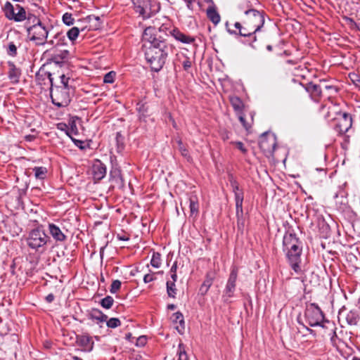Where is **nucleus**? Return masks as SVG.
I'll list each match as a JSON object with an SVG mask.
<instances>
[{"instance_id":"1","label":"nucleus","mask_w":360,"mask_h":360,"mask_svg":"<svg viewBox=\"0 0 360 360\" xmlns=\"http://www.w3.org/2000/svg\"><path fill=\"white\" fill-rule=\"evenodd\" d=\"M143 49L147 63L153 71L159 72L173 53L174 46L162 37L158 35L152 27H147L143 34Z\"/></svg>"},{"instance_id":"2","label":"nucleus","mask_w":360,"mask_h":360,"mask_svg":"<svg viewBox=\"0 0 360 360\" xmlns=\"http://www.w3.org/2000/svg\"><path fill=\"white\" fill-rule=\"evenodd\" d=\"M241 11L244 12V19L243 24L247 25V28H250L252 31L257 32L261 30L264 24V13L254 8H245L240 6Z\"/></svg>"},{"instance_id":"3","label":"nucleus","mask_w":360,"mask_h":360,"mask_svg":"<svg viewBox=\"0 0 360 360\" xmlns=\"http://www.w3.org/2000/svg\"><path fill=\"white\" fill-rule=\"evenodd\" d=\"M136 13L143 19H148L158 13L160 10L158 0H131Z\"/></svg>"},{"instance_id":"4","label":"nucleus","mask_w":360,"mask_h":360,"mask_svg":"<svg viewBox=\"0 0 360 360\" xmlns=\"http://www.w3.org/2000/svg\"><path fill=\"white\" fill-rule=\"evenodd\" d=\"M304 316L307 323L311 327L321 326L322 328H324V322L330 323L328 321L325 320V316L322 310L315 303H311L307 307L304 312Z\"/></svg>"},{"instance_id":"5","label":"nucleus","mask_w":360,"mask_h":360,"mask_svg":"<svg viewBox=\"0 0 360 360\" xmlns=\"http://www.w3.org/2000/svg\"><path fill=\"white\" fill-rule=\"evenodd\" d=\"M276 137L274 134L266 131L259 138V148L266 155H272L276 149Z\"/></svg>"},{"instance_id":"6","label":"nucleus","mask_w":360,"mask_h":360,"mask_svg":"<svg viewBox=\"0 0 360 360\" xmlns=\"http://www.w3.org/2000/svg\"><path fill=\"white\" fill-rule=\"evenodd\" d=\"M28 245L31 248L43 252L45 245V232L39 229L32 230L30 233Z\"/></svg>"},{"instance_id":"7","label":"nucleus","mask_w":360,"mask_h":360,"mask_svg":"<svg viewBox=\"0 0 360 360\" xmlns=\"http://www.w3.org/2000/svg\"><path fill=\"white\" fill-rule=\"evenodd\" d=\"M283 252L285 253V256L288 264H290L292 269L297 274H301L302 270L300 266L301 264V255L302 251H292L290 249L283 248Z\"/></svg>"},{"instance_id":"8","label":"nucleus","mask_w":360,"mask_h":360,"mask_svg":"<svg viewBox=\"0 0 360 360\" xmlns=\"http://www.w3.org/2000/svg\"><path fill=\"white\" fill-rule=\"evenodd\" d=\"M238 269L236 266H232L231 272L224 291L223 298L224 301L233 297L236 287V281L238 278Z\"/></svg>"},{"instance_id":"9","label":"nucleus","mask_w":360,"mask_h":360,"mask_svg":"<svg viewBox=\"0 0 360 360\" xmlns=\"http://www.w3.org/2000/svg\"><path fill=\"white\" fill-rule=\"evenodd\" d=\"M332 120H337L335 129L339 134H345L352 127V119L350 114L347 112H342L340 114V117H332Z\"/></svg>"},{"instance_id":"10","label":"nucleus","mask_w":360,"mask_h":360,"mask_svg":"<svg viewBox=\"0 0 360 360\" xmlns=\"http://www.w3.org/2000/svg\"><path fill=\"white\" fill-rule=\"evenodd\" d=\"M283 248L292 251H302V242L293 232L287 231L283 238Z\"/></svg>"},{"instance_id":"11","label":"nucleus","mask_w":360,"mask_h":360,"mask_svg":"<svg viewBox=\"0 0 360 360\" xmlns=\"http://www.w3.org/2000/svg\"><path fill=\"white\" fill-rule=\"evenodd\" d=\"M228 25H229V22H226V27L227 28V31L230 34H239L240 36H242V37H248L249 38H252V39L250 44L252 46H253L252 42L255 41L257 39L256 36L255 35L257 32H255V31H252L250 28H247L246 25H244V24L242 25L241 23L238 22H236L234 24V26H235L236 29L238 30V32H237V31H236V30H231L229 29Z\"/></svg>"},{"instance_id":"12","label":"nucleus","mask_w":360,"mask_h":360,"mask_svg":"<svg viewBox=\"0 0 360 360\" xmlns=\"http://www.w3.org/2000/svg\"><path fill=\"white\" fill-rule=\"evenodd\" d=\"M64 40L65 37L62 33L58 30H54L53 27L51 30H46V44L58 48L65 45Z\"/></svg>"},{"instance_id":"13","label":"nucleus","mask_w":360,"mask_h":360,"mask_svg":"<svg viewBox=\"0 0 360 360\" xmlns=\"http://www.w3.org/2000/svg\"><path fill=\"white\" fill-rule=\"evenodd\" d=\"M76 342L82 347V351L90 352L93 350L94 342L92 338L87 334L79 335L76 337Z\"/></svg>"},{"instance_id":"14","label":"nucleus","mask_w":360,"mask_h":360,"mask_svg":"<svg viewBox=\"0 0 360 360\" xmlns=\"http://www.w3.org/2000/svg\"><path fill=\"white\" fill-rule=\"evenodd\" d=\"M68 56V51L60 50L58 53L51 54V58L46 60V64L54 63L59 66H62L67 60Z\"/></svg>"},{"instance_id":"15","label":"nucleus","mask_w":360,"mask_h":360,"mask_svg":"<svg viewBox=\"0 0 360 360\" xmlns=\"http://www.w3.org/2000/svg\"><path fill=\"white\" fill-rule=\"evenodd\" d=\"M305 89L315 101H319L322 96V88L320 84L309 82L305 85Z\"/></svg>"},{"instance_id":"16","label":"nucleus","mask_w":360,"mask_h":360,"mask_svg":"<svg viewBox=\"0 0 360 360\" xmlns=\"http://www.w3.org/2000/svg\"><path fill=\"white\" fill-rule=\"evenodd\" d=\"M170 34L176 41L183 44H192L195 40L193 37L181 32L178 28H174L172 31H170Z\"/></svg>"},{"instance_id":"17","label":"nucleus","mask_w":360,"mask_h":360,"mask_svg":"<svg viewBox=\"0 0 360 360\" xmlns=\"http://www.w3.org/2000/svg\"><path fill=\"white\" fill-rule=\"evenodd\" d=\"M49 231L50 235L56 241L63 242L66 239L65 235L63 233L60 227L54 224H49Z\"/></svg>"},{"instance_id":"18","label":"nucleus","mask_w":360,"mask_h":360,"mask_svg":"<svg viewBox=\"0 0 360 360\" xmlns=\"http://www.w3.org/2000/svg\"><path fill=\"white\" fill-rule=\"evenodd\" d=\"M110 180L115 186L122 188L124 186V181L121 174V170L118 168H112L110 172Z\"/></svg>"},{"instance_id":"19","label":"nucleus","mask_w":360,"mask_h":360,"mask_svg":"<svg viewBox=\"0 0 360 360\" xmlns=\"http://www.w3.org/2000/svg\"><path fill=\"white\" fill-rule=\"evenodd\" d=\"M8 65L9 67L8 71V78L11 80V82L14 84H17L19 82V79L21 75V71L19 68H16L14 63L9 61L8 62Z\"/></svg>"},{"instance_id":"20","label":"nucleus","mask_w":360,"mask_h":360,"mask_svg":"<svg viewBox=\"0 0 360 360\" xmlns=\"http://www.w3.org/2000/svg\"><path fill=\"white\" fill-rule=\"evenodd\" d=\"M106 174V167L104 164L98 162V163L93 166V176L94 179L101 180Z\"/></svg>"},{"instance_id":"21","label":"nucleus","mask_w":360,"mask_h":360,"mask_svg":"<svg viewBox=\"0 0 360 360\" xmlns=\"http://www.w3.org/2000/svg\"><path fill=\"white\" fill-rule=\"evenodd\" d=\"M60 90L58 87H56L55 89L51 87L50 88V96L52 100V103L58 106V107H65L67 105V101L66 100H60L59 98H56L57 94L59 93Z\"/></svg>"},{"instance_id":"22","label":"nucleus","mask_w":360,"mask_h":360,"mask_svg":"<svg viewBox=\"0 0 360 360\" xmlns=\"http://www.w3.org/2000/svg\"><path fill=\"white\" fill-rule=\"evenodd\" d=\"M27 32L30 37H32V35L39 37V34H44L45 27L42 25V23L39 20H38L37 24H35L28 28Z\"/></svg>"},{"instance_id":"23","label":"nucleus","mask_w":360,"mask_h":360,"mask_svg":"<svg viewBox=\"0 0 360 360\" xmlns=\"http://www.w3.org/2000/svg\"><path fill=\"white\" fill-rule=\"evenodd\" d=\"M89 318L92 320H96L98 322H105L108 319V316L104 314L101 310L98 309H92L89 312Z\"/></svg>"},{"instance_id":"24","label":"nucleus","mask_w":360,"mask_h":360,"mask_svg":"<svg viewBox=\"0 0 360 360\" xmlns=\"http://www.w3.org/2000/svg\"><path fill=\"white\" fill-rule=\"evenodd\" d=\"M171 320L174 323H179L181 329L180 330L179 328V326L176 327V329L180 333H183L182 330H184V328H185V322H184V316H183L182 313L180 311L174 313L171 316Z\"/></svg>"},{"instance_id":"25","label":"nucleus","mask_w":360,"mask_h":360,"mask_svg":"<svg viewBox=\"0 0 360 360\" xmlns=\"http://www.w3.org/2000/svg\"><path fill=\"white\" fill-rule=\"evenodd\" d=\"M207 16L215 25L220 22V15L217 9L213 6L208 7L207 9Z\"/></svg>"},{"instance_id":"26","label":"nucleus","mask_w":360,"mask_h":360,"mask_svg":"<svg viewBox=\"0 0 360 360\" xmlns=\"http://www.w3.org/2000/svg\"><path fill=\"white\" fill-rule=\"evenodd\" d=\"M188 200L191 215L198 214L199 212V203L198 197L195 195H192L189 197Z\"/></svg>"},{"instance_id":"27","label":"nucleus","mask_w":360,"mask_h":360,"mask_svg":"<svg viewBox=\"0 0 360 360\" xmlns=\"http://www.w3.org/2000/svg\"><path fill=\"white\" fill-rule=\"evenodd\" d=\"M328 111L326 117L331 118L334 117H340V114H342L340 109V106L337 103H331V105L328 108Z\"/></svg>"},{"instance_id":"28","label":"nucleus","mask_w":360,"mask_h":360,"mask_svg":"<svg viewBox=\"0 0 360 360\" xmlns=\"http://www.w3.org/2000/svg\"><path fill=\"white\" fill-rule=\"evenodd\" d=\"M45 64H43L39 70L35 75L36 82L38 85L40 86V88L43 89V85L45 84V70H44Z\"/></svg>"},{"instance_id":"29","label":"nucleus","mask_w":360,"mask_h":360,"mask_svg":"<svg viewBox=\"0 0 360 360\" xmlns=\"http://www.w3.org/2000/svg\"><path fill=\"white\" fill-rule=\"evenodd\" d=\"M230 102L234 110L241 114L243 108V103L238 96H232L230 98Z\"/></svg>"},{"instance_id":"30","label":"nucleus","mask_w":360,"mask_h":360,"mask_svg":"<svg viewBox=\"0 0 360 360\" xmlns=\"http://www.w3.org/2000/svg\"><path fill=\"white\" fill-rule=\"evenodd\" d=\"M3 11L4 12L5 16L8 19L14 20L15 13L14 11V7L11 4V3H10L9 1H7L3 8Z\"/></svg>"},{"instance_id":"31","label":"nucleus","mask_w":360,"mask_h":360,"mask_svg":"<svg viewBox=\"0 0 360 360\" xmlns=\"http://www.w3.org/2000/svg\"><path fill=\"white\" fill-rule=\"evenodd\" d=\"M213 278L210 277L208 275L206 277V279L204 281L202 284L200 288V291L202 295H205L209 290L210 286L212 285Z\"/></svg>"},{"instance_id":"32","label":"nucleus","mask_w":360,"mask_h":360,"mask_svg":"<svg viewBox=\"0 0 360 360\" xmlns=\"http://www.w3.org/2000/svg\"><path fill=\"white\" fill-rule=\"evenodd\" d=\"M167 292L169 297L174 298L176 294V288L174 281H167L166 283Z\"/></svg>"},{"instance_id":"33","label":"nucleus","mask_w":360,"mask_h":360,"mask_svg":"<svg viewBox=\"0 0 360 360\" xmlns=\"http://www.w3.org/2000/svg\"><path fill=\"white\" fill-rule=\"evenodd\" d=\"M162 259L161 255L159 252H154L150 260V264L155 268H159L161 266Z\"/></svg>"},{"instance_id":"34","label":"nucleus","mask_w":360,"mask_h":360,"mask_svg":"<svg viewBox=\"0 0 360 360\" xmlns=\"http://www.w3.org/2000/svg\"><path fill=\"white\" fill-rule=\"evenodd\" d=\"M17 8L18 9V12L15 14L14 21L15 22H21L26 19V12L23 7L17 5Z\"/></svg>"},{"instance_id":"35","label":"nucleus","mask_w":360,"mask_h":360,"mask_svg":"<svg viewBox=\"0 0 360 360\" xmlns=\"http://www.w3.org/2000/svg\"><path fill=\"white\" fill-rule=\"evenodd\" d=\"M176 143L178 144V148H179V150L181 155L184 156V158H186L188 160H189L191 159V156L189 155V153H188L187 148L184 145L181 139H178L176 141Z\"/></svg>"},{"instance_id":"36","label":"nucleus","mask_w":360,"mask_h":360,"mask_svg":"<svg viewBox=\"0 0 360 360\" xmlns=\"http://www.w3.org/2000/svg\"><path fill=\"white\" fill-rule=\"evenodd\" d=\"M114 299L111 296L108 295L101 300L100 304L103 308L108 309L111 308Z\"/></svg>"},{"instance_id":"37","label":"nucleus","mask_w":360,"mask_h":360,"mask_svg":"<svg viewBox=\"0 0 360 360\" xmlns=\"http://www.w3.org/2000/svg\"><path fill=\"white\" fill-rule=\"evenodd\" d=\"M178 360H188V357L185 349V345L183 343H180L178 346Z\"/></svg>"},{"instance_id":"38","label":"nucleus","mask_w":360,"mask_h":360,"mask_svg":"<svg viewBox=\"0 0 360 360\" xmlns=\"http://www.w3.org/2000/svg\"><path fill=\"white\" fill-rule=\"evenodd\" d=\"M79 33V28L77 27H73L68 31L67 37H68V39L70 41H73L77 38Z\"/></svg>"},{"instance_id":"39","label":"nucleus","mask_w":360,"mask_h":360,"mask_svg":"<svg viewBox=\"0 0 360 360\" xmlns=\"http://www.w3.org/2000/svg\"><path fill=\"white\" fill-rule=\"evenodd\" d=\"M70 125V126L68 127L67 135L72 139V138H73L72 136L78 135L79 132L76 126V123L74 121L72 122Z\"/></svg>"},{"instance_id":"40","label":"nucleus","mask_w":360,"mask_h":360,"mask_svg":"<svg viewBox=\"0 0 360 360\" xmlns=\"http://www.w3.org/2000/svg\"><path fill=\"white\" fill-rule=\"evenodd\" d=\"M229 182L234 193L240 192L243 190L240 189L238 182L234 179L233 175L229 176Z\"/></svg>"},{"instance_id":"41","label":"nucleus","mask_w":360,"mask_h":360,"mask_svg":"<svg viewBox=\"0 0 360 360\" xmlns=\"http://www.w3.org/2000/svg\"><path fill=\"white\" fill-rule=\"evenodd\" d=\"M121 324L120 320L117 318H111L109 320L107 319L106 325L108 328H115L120 326Z\"/></svg>"},{"instance_id":"42","label":"nucleus","mask_w":360,"mask_h":360,"mask_svg":"<svg viewBox=\"0 0 360 360\" xmlns=\"http://www.w3.org/2000/svg\"><path fill=\"white\" fill-rule=\"evenodd\" d=\"M116 73L114 71H110L105 75L103 77V82L107 84H112L115 81Z\"/></svg>"},{"instance_id":"43","label":"nucleus","mask_w":360,"mask_h":360,"mask_svg":"<svg viewBox=\"0 0 360 360\" xmlns=\"http://www.w3.org/2000/svg\"><path fill=\"white\" fill-rule=\"evenodd\" d=\"M30 40L34 41L36 45H44L45 44V35L39 34V37L32 35V37H30Z\"/></svg>"},{"instance_id":"44","label":"nucleus","mask_w":360,"mask_h":360,"mask_svg":"<svg viewBox=\"0 0 360 360\" xmlns=\"http://www.w3.org/2000/svg\"><path fill=\"white\" fill-rule=\"evenodd\" d=\"M63 22L66 25H72L74 24V18L72 16L71 13H65L63 15Z\"/></svg>"},{"instance_id":"45","label":"nucleus","mask_w":360,"mask_h":360,"mask_svg":"<svg viewBox=\"0 0 360 360\" xmlns=\"http://www.w3.org/2000/svg\"><path fill=\"white\" fill-rule=\"evenodd\" d=\"M122 283L119 280H115L112 281L110 285V291L111 293H116L121 288Z\"/></svg>"},{"instance_id":"46","label":"nucleus","mask_w":360,"mask_h":360,"mask_svg":"<svg viewBox=\"0 0 360 360\" xmlns=\"http://www.w3.org/2000/svg\"><path fill=\"white\" fill-rule=\"evenodd\" d=\"M346 320L349 325H356L357 323V317L352 311L347 315Z\"/></svg>"},{"instance_id":"47","label":"nucleus","mask_w":360,"mask_h":360,"mask_svg":"<svg viewBox=\"0 0 360 360\" xmlns=\"http://www.w3.org/2000/svg\"><path fill=\"white\" fill-rule=\"evenodd\" d=\"M7 53L10 56L15 57L17 55V47L13 42H10L8 44Z\"/></svg>"},{"instance_id":"48","label":"nucleus","mask_w":360,"mask_h":360,"mask_svg":"<svg viewBox=\"0 0 360 360\" xmlns=\"http://www.w3.org/2000/svg\"><path fill=\"white\" fill-rule=\"evenodd\" d=\"M33 171L34 172V175L36 178L41 179H43L44 178V175L45 174V172L43 167H34L33 169Z\"/></svg>"},{"instance_id":"49","label":"nucleus","mask_w":360,"mask_h":360,"mask_svg":"<svg viewBox=\"0 0 360 360\" xmlns=\"http://www.w3.org/2000/svg\"><path fill=\"white\" fill-rule=\"evenodd\" d=\"M56 290L54 292H50L48 295H46V302H51L54 300L55 297L59 294L60 289H57L58 285H56Z\"/></svg>"},{"instance_id":"50","label":"nucleus","mask_w":360,"mask_h":360,"mask_svg":"<svg viewBox=\"0 0 360 360\" xmlns=\"http://www.w3.org/2000/svg\"><path fill=\"white\" fill-rule=\"evenodd\" d=\"M232 144L236 145L237 148L241 151L242 153L246 154L248 149L244 146V144L241 141L231 142Z\"/></svg>"},{"instance_id":"51","label":"nucleus","mask_w":360,"mask_h":360,"mask_svg":"<svg viewBox=\"0 0 360 360\" xmlns=\"http://www.w3.org/2000/svg\"><path fill=\"white\" fill-rule=\"evenodd\" d=\"M156 279L155 273L147 274L143 276V281L145 283L152 282Z\"/></svg>"},{"instance_id":"52","label":"nucleus","mask_w":360,"mask_h":360,"mask_svg":"<svg viewBox=\"0 0 360 360\" xmlns=\"http://www.w3.org/2000/svg\"><path fill=\"white\" fill-rule=\"evenodd\" d=\"M236 203H243L244 198L243 191L234 193Z\"/></svg>"},{"instance_id":"53","label":"nucleus","mask_w":360,"mask_h":360,"mask_svg":"<svg viewBox=\"0 0 360 360\" xmlns=\"http://www.w3.org/2000/svg\"><path fill=\"white\" fill-rule=\"evenodd\" d=\"M236 217H241L243 216V203H236Z\"/></svg>"},{"instance_id":"54","label":"nucleus","mask_w":360,"mask_h":360,"mask_svg":"<svg viewBox=\"0 0 360 360\" xmlns=\"http://www.w3.org/2000/svg\"><path fill=\"white\" fill-rule=\"evenodd\" d=\"M244 222L245 220L243 219V216L241 217H237V228L239 231H243L245 226Z\"/></svg>"},{"instance_id":"55","label":"nucleus","mask_w":360,"mask_h":360,"mask_svg":"<svg viewBox=\"0 0 360 360\" xmlns=\"http://www.w3.org/2000/svg\"><path fill=\"white\" fill-rule=\"evenodd\" d=\"M231 133L226 129H223L220 131V136L222 140L226 141L230 139Z\"/></svg>"},{"instance_id":"56","label":"nucleus","mask_w":360,"mask_h":360,"mask_svg":"<svg viewBox=\"0 0 360 360\" xmlns=\"http://www.w3.org/2000/svg\"><path fill=\"white\" fill-rule=\"evenodd\" d=\"M146 344V336H140L136 340V346L143 347Z\"/></svg>"},{"instance_id":"57","label":"nucleus","mask_w":360,"mask_h":360,"mask_svg":"<svg viewBox=\"0 0 360 360\" xmlns=\"http://www.w3.org/2000/svg\"><path fill=\"white\" fill-rule=\"evenodd\" d=\"M185 60L183 61L182 65L185 70H188L191 67V61L189 58L184 56Z\"/></svg>"},{"instance_id":"58","label":"nucleus","mask_w":360,"mask_h":360,"mask_svg":"<svg viewBox=\"0 0 360 360\" xmlns=\"http://www.w3.org/2000/svg\"><path fill=\"white\" fill-rule=\"evenodd\" d=\"M68 127L69 126L67 125L65 123L60 122L57 124V129L60 131H65L66 134L68 131Z\"/></svg>"},{"instance_id":"59","label":"nucleus","mask_w":360,"mask_h":360,"mask_svg":"<svg viewBox=\"0 0 360 360\" xmlns=\"http://www.w3.org/2000/svg\"><path fill=\"white\" fill-rule=\"evenodd\" d=\"M72 141L79 148H81V149H84V142L83 141L78 140V139H76L75 138H72Z\"/></svg>"},{"instance_id":"60","label":"nucleus","mask_w":360,"mask_h":360,"mask_svg":"<svg viewBox=\"0 0 360 360\" xmlns=\"http://www.w3.org/2000/svg\"><path fill=\"white\" fill-rule=\"evenodd\" d=\"M186 4L188 9L193 11V3L195 2V0H183Z\"/></svg>"},{"instance_id":"61","label":"nucleus","mask_w":360,"mask_h":360,"mask_svg":"<svg viewBox=\"0 0 360 360\" xmlns=\"http://www.w3.org/2000/svg\"><path fill=\"white\" fill-rule=\"evenodd\" d=\"M335 330L336 328L335 327H333V328L331 329L330 340L333 343H335V339L338 338Z\"/></svg>"},{"instance_id":"62","label":"nucleus","mask_w":360,"mask_h":360,"mask_svg":"<svg viewBox=\"0 0 360 360\" xmlns=\"http://www.w3.org/2000/svg\"><path fill=\"white\" fill-rule=\"evenodd\" d=\"M117 238L119 240H123V241H127L129 240V238L125 235H120V234H117Z\"/></svg>"},{"instance_id":"63","label":"nucleus","mask_w":360,"mask_h":360,"mask_svg":"<svg viewBox=\"0 0 360 360\" xmlns=\"http://www.w3.org/2000/svg\"><path fill=\"white\" fill-rule=\"evenodd\" d=\"M238 117H239L240 122L242 123L243 127H245L246 129H248L245 117L241 114L239 115Z\"/></svg>"},{"instance_id":"64","label":"nucleus","mask_w":360,"mask_h":360,"mask_svg":"<svg viewBox=\"0 0 360 360\" xmlns=\"http://www.w3.org/2000/svg\"><path fill=\"white\" fill-rule=\"evenodd\" d=\"M176 270H177V264L175 262L173 264V265L172 266V267L170 269V271H169V273H176Z\"/></svg>"}]
</instances>
